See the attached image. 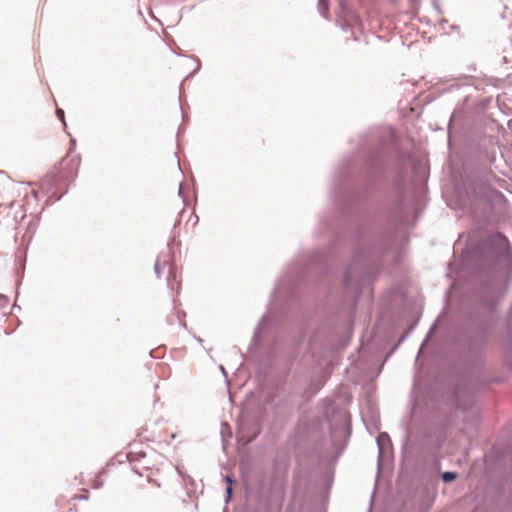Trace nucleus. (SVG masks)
Listing matches in <instances>:
<instances>
[{"label": "nucleus", "instance_id": "0eeeda50", "mask_svg": "<svg viewBox=\"0 0 512 512\" xmlns=\"http://www.w3.org/2000/svg\"><path fill=\"white\" fill-rule=\"evenodd\" d=\"M231 495H232V486L228 485V486L226 487V497H227V501H228V500H230Z\"/></svg>", "mask_w": 512, "mask_h": 512}, {"label": "nucleus", "instance_id": "7ed1b4c3", "mask_svg": "<svg viewBox=\"0 0 512 512\" xmlns=\"http://www.w3.org/2000/svg\"><path fill=\"white\" fill-rule=\"evenodd\" d=\"M457 477V474L455 472H445L442 474V479L444 482H450L453 481Z\"/></svg>", "mask_w": 512, "mask_h": 512}, {"label": "nucleus", "instance_id": "f257e3e1", "mask_svg": "<svg viewBox=\"0 0 512 512\" xmlns=\"http://www.w3.org/2000/svg\"><path fill=\"white\" fill-rule=\"evenodd\" d=\"M389 444H390V438H389L388 434L381 433L377 438L379 459L382 457L386 448H388Z\"/></svg>", "mask_w": 512, "mask_h": 512}, {"label": "nucleus", "instance_id": "6e6552de", "mask_svg": "<svg viewBox=\"0 0 512 512\" xmlns=\"http://www.w3.org/2000/svg\"><path fill=\"white\" fill-rule=\"evenodd\" d=\"M225 479H226V482L228 483V485L232 486V483H233L232 478L230 476H226Z\"/></svg>", "mask_w": 512, "mask_h": 512}, {"label": "nucleus", "instance_id": "423d86ee", "mask_svg": "<svg viewBox=\"0 0 512 512\" xmlns=\"http://www.w3.org/2000/svg\"><path fill=\"white\" fill-rule=\"evenodd\" d=\"M56 115L63 122V124L65 125L64 111L62 109H57L56 110Z\"/></svg>", "mask_w": 512, "mask_h": 512}, {"label": "nucleus", "instance_id": "1a4fd4ad", "mask_svg": "<svg viewBox=\"0 0 512 512\" xmlns=\"http://www.w3.org/2000/svg\"><path fill=\"white\" fill-rule=\"evenodd\" d=\"M178 193H179V195H181V193H182V187L181 186L179 187Z\"/></svg>", "mask_w": 512, "mask_h": 512}, {"label": "nucleus", "instance_id": "20e7f679", "mask_svg": "<svg viewBox=\"0 0 512 512\" xmlns=\"http://www.w3.org/2000/svg\"><path fill=\"white\" fill-rule=\"evenodd\" d=\"M175 278H176L175 273H174L173 269L170 268L169 275L167 277V281H168V285L170 286L171 289L174 288L172 281L175 280Z\"/></svg>", "mask_w": 512, "mask_h": 512}, {"label": "nucleus", "instance_id": "39448f33", "mask_svg": "<svg viewBox=\"0 0 512 512\" xmlns=\"http://www.w3.org/2000/svg\"><path fill=\"white\" fill-rule=\"evenodd\" d=\"M154 271H155V274L157 275V277H160L161 271H162V267H161L159 259H157L156 262H155Z\"/></svg>", "mask_w": 512, "mask_h": 512}, {"label": "nucleus", "instance_id": "f03ea898", "mask_svg": "<svg viewBox=\"0 0 512 512\" xmlns=\"http://www.w3.org/2000/svg\"><path fill=\"white\" fill-rule=\"evenodd\" d=\"M318 10L323 17H328V4L326 0H318Z\"/></svg>", "mask_w": 512, "mask_h": 512}]
</instances>
